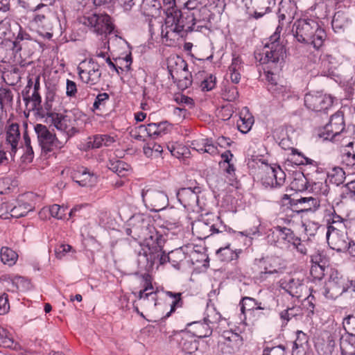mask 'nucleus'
<instances>
[{
	"label": "nucleus",
	"mask_w": 355,
	"mask_h": 355,
	"mask_svg": "<svg viewBox=\"0 0 355 355\" xmlns=\"http://www.w3.org/2000/svg\"><path fill=\"white\" fill-rule=\"evenodd\" d=\"M275 4V0H246L245 6L250 17L259 19L270 12Z\"/></svg>",
	"instance_id": "nucleus-14"
},
{
	"label": "nucleus",
	"mask_w": 355,
	"mask_h": 355,
	"mask_svg": "<svg viewBox=\"0 0 355 355\" xmlns=\"http://www.w3.org/2000/svg\"><path fill=\"white\" fill-rule=\"evenodd\" d=\"M286 347L279 345L273 347H266L263 351L262 355H286Z\"/></svg>",
	"instance_id": "nucleus-56"
},
{
	"label": "nucleus",
	"mask_w": 355,
	"mask_h": 355,
	"mask_svg": "<svg viewBox=\"0 0 355 355\" xmlns=\"http://www.w3.org/2000/svg\"><path fill=\"white\" fill-rule=\"evenodd\" d=\"M166 295L173 298V301L171 304V310L167 314L166 317H169L172 312H174L178 307H181L182 306V300L181 299V293H173L171 291H167Z\"/></svg>",
	"instance_id": "nucleus-43"
},
{
	"label": "nucleus",
	"mask_w": 355,
	"mask_h": 355,
	"mask_svg": "<svg viewBox=\"0 0 355 355\" xmlns=\"http://www.w3.org/2000/svg\"><path fill=\"white\" fill-rule=\"evenodd\" d=\"M19 139L20 132L19 125L17 123H12L9 125L6 131V139L3 146L6 151L9 153L12 159H13L18 150Z\"/></svg>",
	"instance_id": "nucleus-18"
},
{
	"label": "nucleus",
	"mask_w": 355,
	"mask_h": 355,
	"mask_svg": "<svg viewBox=\"0 0 355 355\" xmlns=\"http://www.w3.org/2000/svg\"><path fill=\"white\" fill-rule=\"evenodd\" d=\"M114 141V139L112 137L107 135H100L94 136L93 141L90 143L92 144V148H98L102 146H109Z\"/></svg>",
	"instance_id": "nucleus-40"
},
{
	"label": "nucleus",
	"mask_w": 355,
	"mask_h": 355,
	"mask_svg": "<svg viewBox=\"0 0 355 355\" xmlns=\"http://www.w3.org/2000/svg\"><path fill=\"white\" fill-rule=\"evenodd\" d=\"M172 211L171 209H164L163 211H153L154 213L153 215L139 213L134 214L130 219L133 220L134 222H156L158 220H167L170 212Z\"/></svg>",
	"instance_id": "nucleus-22"
},
{
	"label": "nucleus",
	"mask_w": 355,
	"mask_h": 355,
	"mask_svg": "<svg viewBox=\"0 0 355 355\" xmlns=\"http://www.w3.org/2000/svg\"><path fill=\"white\" fill-rule=\"evenodd\" d=\"M326 237L330 248L337 252H344L349 241L345 228L338 229L333 225L327 226Z\"/></svg>",
	"instance_id": "nucleus-11"
},
{
	"label": "nucleus",
	"mask_w": 355,
	"mask_h": 355,
	"mask_svg": "<svg viewBox=\"0 0 355 355\" xmlns=\"http://www.w3.org/2000/svg\"><path fill=\"white\" fill-rule=\"evenodd\" d=\"M34 111L42 118L50 119L52 116H57L58 114L53 110V103L47 101H45L44 105H42V103H40L38 108L35 109Z\"/></svg>",
	"instance_id": "nucleus-36"
},
{
	"label": "nucleus",
	"mask_w": 355,
	"mask_h": 355,
	"mask_svg": "<svg viewBox=\"0 0 355 355\" xmlns=\"http://www.w3.org/2000/svg\"><path fill=\"white\" fill-rule=\"evenodd\" d=\"M141 196L146 205L151 207V211H163L168 205L167 196L164 192L155 189H144Z\"/></svg>",
	"instance_id": "nucleus-9"
},
{
	"label": "nucleus",
	"mask_w": 355,
	"mask_h": 355,
	"mask_svg": "<svg viewBox=\"0 0 355 355\" xmlns=\"http://www.w3.org/2000/svg\"><path fill=\"white\" fill-rule=\"evenodd\" d=\"M339 345L341 355H355V335L340 331Z\"/></svg>",
	"instance_id": "nucleus-21"
},
{
	"label": "nucleus",
	"mask_w": 355,
	"mask_h": 355,
	"mask_svg": "<svg viewBox=\"0 0 355 355\" xmlns=\"http://www.w3.org/2000/svg\"><path fill=\"white\" fill-rule=\"evenodd\" d=\"M348 279L343 277L338 271H331L324 286L323 294L326 298L335 300L344 294Z\"/></svg>",
	"instance_id": "nucleus-5"
},
{
	"label": "nucleus",
	"mask_w": 355,
	"mask_h": 355,
	"mask_svg": "<svg viewBox=\"0 0 355 355\" xmlns=\"http://www.w3.org/2000/svg\"><path fill=\"white\" fill-rule=\"evenodd\" d=\"M239 97V92L234 86L229 87L225 89L223 93V98L228 101H234Z\"/></svg>",
	"instance_id": "nucleus-60"
},
{
	"label": "nucleus",
	"mask_w": 355,
	"mask_h": 355,
	"mask_svg": "<svg viewBox=\"0 0 355 355\" xmlns=\"http://www.w3.org/2000/svg\"><path fill=\"white\" fill-rule=\"evenodd\" d=\"M345 332L355 335V315H349L343 322Z\"/></svg>",
	"instance_id": "nucleus-49"
},
{
	"label": "nucleus",
	"mask_w": 355,
	"mask_h": 355,
	"mask_svg": "<svg viewBox=\"0 0 355 355\" xmlns=\"http://www.w3.org/2000/svg\"><path fill=\"white\" fill-rule=\"evenodd\" d=\"M286 55V47L283 42L269 41L264 44L262 53L259 54L261 64L271 63L277 65L284 61Z\"/></svg>",
	"instance_id": "nucleus-4"
},
{
	"label": "nucleus",
	"mask_w": 355,
	"mask_h": 355,
	"mask_svg": "<svg viewBox=\"0 0 355 355\" xmlns=\"http://www.w3.org/2000/svg\"><path fill=\"white\" fill-rule=\"evenodd\" d=\"M312 264H318L322 266H327L328 260L322 252L317 251L311 255Z\"/></svg>",
	"instance_id": "nucleus-50"
},
{
	"label": "nucleus",
	"mask_w": 355,
	"mask_h": 355,
	"mask_svg": "<svg viewBox=\"0 0 355 355\" xmlns=\"http://www.w3.org/2000/svg\"><path fill=\"white\" fill-rule=\"evenodd\" d=\"M0 257L1 261L4 264L11 266L16 263L18 255L12 249L8 247H2L1 249Z\"/></svg>",
	"instance_id": "nucleus-34"
},
{
	"label": "nucleus",
	"mask_w": 355,
	"mask_h": 355,
	"mask_svg": "<svg viewBox=\"0 0 355 355\" xmlns=\"http://www.w3.org/2000/svg\"><path fill=\"white\" fill-rule=\"evenodd\" d=\"M107 167L119 176L122 177L125 175L126 172L128 171L129 165L121 160H116L110 161Z\"/></svg>",
	"instance_id": "nucleus-38"
},
{
	"label": "nucleus",
	"mask_w": 355,
	"mask_h": 355,
	"mask_svg": "<svg viewBox=\"0 0 355 355\" xmlns=\"http://www.w3.org/2000/svg\"><path fill=\"white\" fill-rule=\"evenodd\" d=\"M164 240L162 234L148 223L144 232V248L138 253V266L146 272L153 270L156 261L159 264L170 261V254L163 251Z\"/></svg>",
	"instance_id": "nucleus-2"
},
{
	"label": "nucleus",
	"mask_w": 355,
	"mask_h": 355,
	"mask_svg": "<svg viewBox=\"0 0 355 355\" xmlns=\"http://www.w3.org/2000/svg\"><path fill=\"white\" fill-rule=\"evenodd\" d=\"M187 67L186 61L180 57L169 60L167 66L169 74L176 84L179 80L184 78V76L189 75Z\"/></svg>",
	"instance_id": "nucleus-17"
},
{
	"label": "nucleus",
	"mask_w": 355,
	"mask_h": 355,
	"mask_svg": "<svg viewBox=\"0 0 355 355\" xmlns=\"http://www.w3.org/2000/svg\"><path fill=\"white\" fill-rule=\"evenodd\" d=\"M67 116H62L60 114H57V116L51 117V120L54 126L60 130L66 131L68 126L67 124Z\"/></svg>",
	"instance_id": "nucleus-45"
},
{
	"label": "nucleus",
	"mask_w": 355,
	"mask_h": 355,
	"mask_svg": "<svg viewBox=\"0 0 355 355\" xmlns=\"http://www.w3.org/2000/svg\"><path fill=\"white\" fill-rule=\"evenodd\" d=\"M345 127L344 114L342 111H338L331 116L329 122L324 127V130L319 135L325 140H332L344 132Z\"/></svg>",
	"instance_id": "nucleus-7"
},
{
	"label": "nucleus",
	"mask_w": 355,
	"mask_h": 355,
	"mask_svg": "<svg viewBox=\"0 0 355 355\" xmlns=\"http://www.w3.org/2000/svg\"><path fill=\"white\" fill-rule=\"evenodd\" d=\"M10 309L8 296L6 293L0 295V315L6 313Z\"/></svg>",
	"instance_id": "nucleus-62"
},
{
	"label": "nucleus",
	"mask_w": 355,
	"mask_h": 355,
	"mask_svg": "<svg viewBox=\"0 0 355 355\" xmlns=\"http://www.w3.org/2000/svg\"><path fill=\"white\" fill-rule=\"evenodd\" d=\"M295 37L301 43L311 44L315 49L322 46L327 34L318 23L310 19H300L293 25Z\"/></svg>",
	"instance_id": "nucleus-3"
},
{
	"label": "nucleus",
	"mask_w": 355,
	"mask_h": 355,
	"mask_svg": "<svg viewBox=\"0 0 355 355\" xmlns=\"http://www.w3.org/2000/svg\"><path fill=\"white\" fill-rule=\"evenodd\" d=\"M295 3L291 0H282L280 2L278 17L279 22L284 19L291 20L296 14Z\"/></svg>",
	"instance_id": "nucleus-24"
},
{
	"label": "nucleus",
	"mask_w": 355,
	"mask_h": 355,
	"mask_svg": "<svg viewBox=\"0 0 355 355\" xmlns=\"http://www.w3.org/2000/svg\"><path fill=\"white\" fill-rule=\"evenodd\" d=\"M201 193L200 187L182 188L177 193L179 202L187 209H193L198 205V194Z\"/></svg>",
	"instance_id": "nucleus-16"
},
{
	"label": "nucleus",
	"mask_w": 355,
	"mask_h": 355,
	"mask_svg": "<svg viewBox=\"0 0 355 355\" xmlns=\"http://www.w3.org/2000/svg\"><path fill=\"white\" fill-rule=\"evenodd\" d=\"M182 350L187 353L191 354L195 352L198 347V343L196 340H184L181 343Z\"/></svg>",
	"instance_id": "nucleus-52"
},
{
	"label": "nucleus",
	"mask_w": 355,
	"mask_h": 355,
	"mask_svg": "<svg viewBox=\"0 0 355 355\" xmlns=\"http://www.w3.org/2000/svg\"><path fill=\"white\" fill-rule=\"evenodd\" d=\"M268 238L271 243H277L280 240L287 241L289 243L293 238V232L291 229L276 226L269 230Z\"/></svg>",
	"instance_id": "nucleus-20"
},
{
	"label": "nucleus",
	"mask_w": 355,
	"mask_h": 355,
	"mask_svg": "<svg viewBox=\"0 0 355 355\" xmlns=\"http://www.w3.org/2000/svg\"><path fill=\"white\" fill-rule=\"evenodd\" d=\"M67 207H64V206L54 204L49 209H42V210L40 212V215L42 216L49 212L51 216L56 220H65L66 218L64 216L67 214Z\"/></svg>",
	"instance_id": "nucleus-32"
},
{
	"label": "nucleus",
	"mask_w": 355,
	"mask_h": 355,
	"mask_svg": "<svg viewBox=\"0 0 355 355\" xmlns=\"http://www.w3.org/2000/svg\"><path fill=\"white\" fill-rule=\"evenodd\" d=\"M345 173L340 167H334L331 171L328 173V176L331 178V181L338 185L344 182Z\"/></svg>",
	"instance_id": "nucleus-42"
},
{
	"label": "nucleus",
	"mask_w": 355,
	"mask_h": 355,
	"mask_svg": "<svg viewBox=\"0 0 355 355\" xmlns=\"http://www.w3.org/2000/svg\"><path fill=\"white\" fill-rule=\"evenodd\" d=\"M178 3L180 8L184 10H187L189 12H184L183 16L187 17L191 15L193 13L194 18H196V12H198V7L200 3L198 0H178ZM196 20V19H195Z\"/></svg>",
	"instance_id": "nucleus-33"
},
{
	"label": "nucleus",
	"mask_w": 355,
	"mask_h": 355,
	"mask_svg": "<svg viewBox=\"0 0 355 355\" xmlns=\"http://www.w3.org/2000/svg\"><path fill=\"white\" fill-rule=\"evenodd\" d=\"M324 220L325 222H345V220L336 213L334 208L325 211Z\"/></svg>",
	"instance_id": "nucleus-55"
},
{
	"label": "nucleus",
	"mask_w": 355,
	"mask_h": 355,
	"mask_svg": "<svg viewBox=\"0 0 355 355\" xmlns=\"http://www.w3.org/2000/svg\"><path fill=\"white\" fill-rule=\"evenodd\" d=\"M12 284L15 285L17 289H19V287H22L23 288H28L31 283L24 277L17 276L12 279Z\"/></svg>",
	"instance_id": "nucleus-63"
},
{
	"label": "nucleus",
	"mask_w": 355,
	"mask_h": 355,
	"mask_svg": "<svg viewBox=\"0 0 355 355\" xmlns=\"http://www.w3.org/2000/svg\"><path fill=\"white\" fill-rule=\"evenodd\" d=\"M320 200L318 198L313 197H301L299 199H291L290 204L291 206L302 205L300 210L297 211V213L304 212L309 211H315L320 206Z\"/></svg>",
	"instance_id": "nucleus-23"
},
{
	"label": "nucleus",
	"mask_w": 355,
	"mask_h": 355,
	"mask_svg": "<svg viewBox=\"0 0 355 355\" xmlns=\"http://www.w3.org/2000/svg\"><path fill=\"white\" fill-rule=\"evenodd\" d=\"M108 99L109 95L107 93L98 94L93 103V110H101L102 107H105Z\"/></svg>",
	"instance_id": "nucleus-51"
},
{
	"label": "nucleus",
	"mask_w": 355,
	"mask_h": 355,
	"mask_svg": "<svg viewBox=\"0 0 355 355\" xmlns=\"http://www.w3.org/2000/svg\"><path fill=\"white\" fill-rule=\"evenodd\" d=\"M225 341V344L232 348V349H238L242 344V337L237 333L232 331H224L221 335Z\"/></svg>",
	"instance_id": "nucleus-31"
},
{
	"label": "nucleus",
	"mask_w": 355,
	"mask_h": 355,
	"mask_svg": "<svg viewBox=\"0 0 355 355\" xmlns=\"http://www.w3.org/2000/svg\"><path fill=\"white\" fill-rule=\"evenodd\" d=\"M302 286V281L299 279L291 278L284 287L286 292L292 297H300L301 294V287Z\"/></svg>",
	"instance_id": "nucleus-35"
},
{
	"label": "nucleus",
	"mask_w": 355,
	"mask_h": 355,
	"mask_svg": "<svg viewBox=\"0 0 355 355\" xmlns=\"http://www.w3.org/2000/svg\"><path fill=\"white\" fill-rule=\"evenodd\" d=\"M242 250H233L228 244L224 248H220L216 251L218 258L224 262H230L239 258V254L242 252Z\"/></svg>",
	"instance_id": "nucleus-28"
},
{
	"label": "nucleus",
	"mask_w": 355,
	"mask_h": 355,
	"mask_svg": "<svg viewBox=\"0 0 355 355\" xmlns=\"http://www.w3.org/2000/svg\"><path fill=\"white\" fill-rule=\"evenodd\" d=\"M299 311L298 308H295L294 306L291 308H288L280 312L279 316L280 318L285 321V324L293 317L297 315V311Z\"/></svg>",
	"instance_id": "nucleus-53"
},
{
	"label": "nucleus",
	"mask_w": 355,
	"mask_h": 355,
	"mask_svg": "<svg viewBox=\"0 0 355 355\" xmlns=\"http://www.w3.org/2000/svg\"><path fill=\"white\" fill-rule=\"evenodd\" d=\"M166 15L164 25L162 28V37L168 40L174 41L177 37L183 36V33L193 31L196 25L193 13L184 17L178 3V0H163L162 4Z\"/></svg>",
	"instance_id": "nucleus-1"
},
{
	"label": "nucleus",
	"mask_w": 355,
	"mask_h": 355,
	"mask_svg": "<svg viewBox=\"0 0 355 355\" xmlns=\"http://www.w3.org/2000/svg\"><path fill=\"white\" fill-rule=\"evenodd\" d=\"M261 173V182L266 187H279L285 182L286 174L279 166H266Z\"/></svg>",
	"instance_id": "nucleus-13"
},
{
	"label": "nucleus",
	"mask_w": 355,
	"mask_h": 355,
	"mask_svg": "<svg viewBox=\"0 0 355 355\" xmlns=\"http://www.w3.org/2000/svg\"><path fill=\"white\" fill-rule=\"evenodd\" d=\"M327 270H328L327 266H322L318 264H312L310 270V274L313 279L321 280L324 276Z\"/></svg>",
	"instance_id": "nucleus-47"
},
{
	"label": "nucleus",
	"mask_w": 355,
	"mask_h": 355,
	"mask_svg": "<svg viewBox=\"0 0 355 355\" xmlns=\"http://www.w3.org/2000/svg\"><path fill=\"white\" fill-rule=\"evenodd\" d=\"M312 189L318 195L324 197L327 196L329 192V187L326 182L315 183Z\"/></svg>",
	"instance_id": "nucleus-54"
},
{
	"label": "nucleus",
	"mask_w": 355,
	"mask_h": 355,
	"mask_svg": "<svg viewBox=\"0 0 355 355\" xmlns=\"http://www.w3.org/2000/svg\"><path fill=\"white\" fill-rule=\"evenodd\" d=\"M253 123L254 119L252 116L248 115V117L241 116L237 121V128L241 132L247 133L250 130Z\"/></svg>",
	"instance_id": "nucleus-41"
},
{
	"label": "nucleus",
	"mask_w": 355,
	"mask_h": 355,
	"mask_svg": "<svg viewBox=\"0 0 355 355\" xmlns=\"http://www.w3.org/2000/svg\"><path fill=\"white\" fill-rule=\"evenodd\" d=\"M346 284L344 294L349 295L352 299H355V281L348 279V283Z\"/></svg>",
	"instance_id": "nucleus-64"
},
{
	"label": "nucleus",
	"mask_w": 355,
	"mask_h": 355,
	"mask_svg": "<svg viewBox=\"0 0 355 355\" xmlns=\"http://www.w3.org/2000/svg\"><path fill=\"white\" fill-rule=\"evenodd\" d=\"M171 124L167 121L160 123H148L146 126L140 125L139 129L140 131L146 132L149 137H157L162 135L166 134L171 129Z\"/></svg>",
	"instance_id": "nucleus-19"
},
{
	"label": "nucleus",
	"mask_w": 355,
	"mask_h": 355,
	"mask_svg": "<svg viewBox=\"0 0 355 355\" xmlns=\"http://www.w3.org/2000/svg\"><path fill=\"white\" fill-rule=\"evenodd\" d=\"M29 94L30 92H28V90H23L21 92L23 100L25 102L26 105L27 106L31 103V110L34 111L35 109L38 108L40 103H42V97L40 92L36 91H33L31 95Z\"/></svg>",
	"instance_id": "nucleus-30"
},
{
	"label": "nucleus",
	"mask_w": 355,
	"mask_h": 355,
	"mask_svg": "<svg viewBox=\"0 0 355 355\" xmlns=\"http://www.w3.org/2000/svg\"><path fill=\"white\" fill-rule=\"evenodd\" d=\"M239 305L241 306V312L245 315V312H252L257 310H266L267 308L262 306L261 302L257 301L254 298L250 297H243L241 298Z\"/></svg>",
	"instance_id": "nucleus-26"
},
{
	"label": "nucleus",
	"mask_w": 355,
	"mask_h": 355,
	"mask_svg": "<svg viewBox=\"0 0 355 355\" xmlns=\"http://www.w3.org/2000/svg\"><path fill=\"white\" fill-rule=\"evenodd\" d=\"M221 318L219 313L215 309L208 313L207 317L204 318L203 322H194L190 325L193 326V334L198 338H207L211 335L214 324L217 323Z\"/></svg>",
	"instance_id": "nucleus-8"
},
{
	"label": "nucleus",
	"mask_w": 355,
	"mask_h": 355,
	"mask_svg": "<svg viewBox=\"0 0 355 355\" xmlns=\"http://www.w3.org/2000/svg\"><path fill=\"white\" fill-rule=\"evenodd\" d=\"M268 90L277 97L284 98L288 94L286 87L272 83L269 85Z\"/></svg>",
	"instance_id": "nucleus-57"
},
{
	"label": "nucleus",
	"mask_w": 355,
	"mask_h": 355,
	"mask_svg": "<svg viewBox=\"0 0 355 355\" xmlns=\"http://www.w3.org/2000/svg\"><path fill=\"white\" fill-rule=\"evenodd\" d=\"M143 291H155L152 284V277L146 272L141 275Z\"/></svg>",
	"instance_id": "nucleus-58"
},
{
	"label": "nucleus",
	"mask_w": 355,
	"mask_h": 355,
	"mask_svg": "<svg viewBox=\"0 0 355 355\" xmlns=\"http://www.w3.org/2000/svg\"><path fill=\"white\" fill-rule=\"evenodd\" d=\"M290 243H291L293 248L301 254H306L307 253L306 243L302 242L300 238L296 237L294 234L293 238Z\"/></svg>",
	"instance_id": "nucleus-59"
},
{
	"label": "nucleus",
	"mask_w": 355,
	"mask_h": 355,
	"mask_svg": "<svg viewBox=\"0 0 355 355\" xmlns=\"http://www.w3.org/2000/svg\"><path fill=\"white\" fill-rule=\"evenodd\" d=\"M216 85V78L209 75L207 78L202 81L200 87L202 91H210L214 88Z\"/></svg>",
	"instance_id": "nucleus-61"
},
{
	"label": "nucleus",
	"mask_w": 355,
	"mask_h": 355,
	"mask_svg": "<svg viewBox=\"0 0 355 355\" xmlns=\"http://www.w3.org/2000/svg\"><path fill=\"white\" fill-rule=\"evenodd\" d=\"M209 230L211 232V234L225 232H227L230 234L236 233L235 230L230 227H227L225 223H214L211 226L209 227Z\"/></svg>",
	"instance_id": "nucleus-46"
},
{
	"label": "nucleus",
	"mask_w": 355,
	"mask_h": 355,
	"mask_svg": "<svg viewBox=\"0 0 355 355\" xmlns=\"http://www.w3.org/2000/svg\"><path fill=\"white\" fill-rule=\"evenodd\" d=\"M73 178L74 181L81 187L92 186L96 182V177L87 168H82L74 173Z\"/></svg>",
	"instance_id": "nucleus-25"
},
{
	"label": "nucleus",
	"mask_w": 355,
	"mask_h": 355,
	"mask_svg": "<svg viewBox=\"0 0 355 355\" xmlns=\"http://www.w3.org/2000/svg\"><path fill=\"white\" fill-rule=\"evenodd\" d=\"M83 24L89 26L98 35L110 33L113 29L111 18L107 14H93L84 17Z\"/></svg>",
	"instance_id": "nucleus-10"
},
{
	"label": "nucleus",
	"mask_w": 355,
	"mask_h": 355,
	"mask_svg": "<svg viewBox=\"0 0 355 355\" xmlns=\"http://www.w3.org/2000/svg\"><path fill=\"white\" fill-rule=\"evenodd\" d=\"M304 105L310 110L322 112L328 110L333 105V98L321 93L307 94L304 97Z\"/></svg>",
	"instance_id": "nucleus-12"
},
{
	"label": "nucleus",
	"mask_w": 355,
	"mask_h": 355,
	"mask_svg": "<svg viewBox=\"0 0 355 355\" xmlns=\"http://www.w3.org/2000/svg\"><path fill=\"white\" fill-rule=\"evenodd\" d=\"M35 131L42 152L48 153L53 151L54 148H61L63 146V144L58 140L55 135L49 130L46 125L37 124L35 126Z\"/></svg>",
	"instance_id": "nucleus-6"
},
{
	"label": "nucleus",
	"mask_w": 355,
	"mask_h": 355,
	"mask_svg": "<svg viewBox=\"0 0 355 355\" xmlns=\"http://www.w3.org/2000/svg\"><path fill=\"white\" fill-rule=\"evenodd\" d=\"M349 21L347 14L342 10H338L333 17L332 28L335 32L342 31L348 26Z\"/></svg>",
	"instance_id": "nucleus-29"
},
{
	"label": "nucleus",
	"mask_w": 355,
	"mask_h": 355,
	"mask_svg": "<svg viewBox=\"0 0 355 355\" xmlns=\"http://www.w3.org/2000/svg\"><path fill=\"white\" fill-rule=\"evenodd\" d=\"M88 69H83L80 66L78 67V75L81 80L90 85H95L99 83L101 78L100 65L92 58L88 60Z\"/></svg>",
	"instance_id": "nucleus-15"
},
{
	"label": "nucleus",
	"mask_w": 355,
	"mask_h": 355,
	"mask_svg": "<svg viewBox=\"0 0 355 355\" xmlns=\"http://www.w3.org/2000/svg\"><path fill=\"white\" fill-rule=\"evenodd\" d=\"M141 5V10L142 14L148 17H155L162 8V3L159 0H142Z\"/></svg>",
	"instance_id": "nucleus-27"
},
{
	"label": "nucleus",
	"mask_w": 355,
	"mask_h": 355,
	"mask_svg": "<svg viewBox=\"0 0 355 355\" xmlns=\"http://www.w3.org/2000/svg\"><path fill=\"white\" fill-rule=\"evenodd\" d=\"M13 102L12 90L6 87H0V108L3 110L6 106H11Z\"/></svg>",
	"instance_id": "nucleus-37"
},
{
	"label": "nucleus",
	"mask_w": 355,
	"mask_h": 355,
	"mask_svg": "<svg viewBox=\"0 0 355 355\" xmlns=\"http://www.w3.org/2000/svg\"><path fill=\"white\" fill-rule=\"evenodd\" d=\"M14 340L10 334L2 327H0V345L4 347L12 348Z\"/></svg>",
	"instance_id": "nucleus-44"
},
{
	"label": "nucleus",
	"mask_w": 355,
	"mask_h": 355,
	"mask_svg": "<svg viewBox=\"0 0 355 355\" xmlns=\"http://www.w3.org/2000/svg\"><path fill=\"white\" fill-rule=\"evenodd\" d=\"M307 183L306 178L302 175L295 178L291 182V188L296 191H303L308 189Z\"/></svg>",
	"instance_id": "nucleus-48"
},
{
	"label": "nucleus",
	"mask_w": 355,
	"mask_h": 355,
	"mask_svg": "<svg viewBox=\"0 0 355 355\" xmlns=\"http://www.w3.org/2000/svg\"><path fill=\"white\" fill-rule=\"evenodd\" d=\"M17 182L10 178L0 179V194H7L16 189Z\"/></svg>",
	"instance_id": "nucleus-39"
}]
</instances>
